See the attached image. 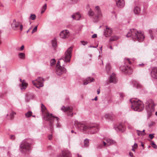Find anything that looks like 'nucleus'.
Returning a JSON list of instances; mask_svg holds the SVG:
<instances>
[{
    "label": "nucleus",
    "instance_id": "20e7f679",
    "mask_svg": "<svg viewBox=\"0 0 157 157\" xmlns=\"http://www.w3.org/2000/svg\"><path fill=\"white\" fill-rule=\"evenodd\" d=\"M130 101L132 103L131 108L134 111L140 112L144 109V105L141 101L136 99H131Z\"/></svg>",
    "mask_w": 157,
    "mask_h": 157
},
{
    "label": "nucleus",
    "instance_id": "680f3d73",
    "mask_svg": "<svg viewBox=\"0 0 157 157\" xmlns=\"http://www.w3.org/2000/svg\"><path fill=\"white\" fill-rule=\"evenodd\" d=\"M98 98H97V97H96L94 99H93V100H95V101H96L97 100Z\"/></svg>",
    "mask_w": 157,
    "mask_h": 157
},
{
    "label": "nucleus",
    "instance_id": "bb28decb",
    "mask_svg": "<svg viewBox=\"0 0 157 157\" xmlns=\"http://www.w3.org/2000/svg\"><path fill=\"white\" fill-rule=\"evenodd\" d=\"M140 10V8L137 6L135 7L134 9V12L135 14H138Z\"/></svg>",
    "mask_w": 157,
    "mask_h": 157
},
{
    "label": "nucleus",
    "instance_id": "473e14b6",
    "mask_svg": "<svg viewBox=\"0 0 157 157\" xmlns=\"http://www.w3.org/2000/svg\"><path fill=\"white\" fill-rule=\"evenodd\" d=\"M16 113L15 112L12 111V113L10 114V119L12 120L14 118V115L16 114Z\"/></svg>",
    "mask_w": 157,
    "mask_h": 157
},
{
    "label": "nucleus",
    "instance_id": "09e8293b",
    "mask_svg": "<svg viewBox=\"0 0 157 157\" xmlns=\"http://www.w3.org/2000/svg\"><path fill=\"white\" fill-rule=\"evenodd\" d=\"M138 147V145L136 143H135L134 145L132 146V147H134V148H136Z\"/></svg>",
    "mask_w": 157,
    "mask_h": 157
},
{
    "label": "nucleus",
    "instance_id": "69168bd1",
    "mask_svg": "<svg viewBox=\"0 0 157 157\" xmlns=\"http://www.w3.org/2000/svg\"><path fill=\"white\" fill-rule=\"evenodd\" d=\"M135 148H134V147H132V150L133 151H135Z\"/></svg>",
    "mask_w": 157,
    "mask_h": 157
},
{
    "label": "nucleus",
    "instance_id": "9d476101",
    "mask_svg": "<svg viewBox=\"0 0 157 157\" xmlns=\"http://www.w3.org/2000/svg\"><path fill=\"white\" fill-rule=\"evenodd\" d=\"M44 79L43 78L39 77L36 80L33 81L32 82L33 85L36 86L37 88H40V87L43 86V82Z\"/></svg>",
    "mask_w": 157,
    "mask_h": 157
},
{
    "label": "nucleus",
    "instance_id": "7ed1b4c3",
    "mask_svg": "<svg viewBox=\"0 0 157 157\" xmlns=\"http://www.w3.org/2000/svg\"><path fill=\"white\" fill-rule=\"evenodd\" d=\"M41 109L42 114H43V118L46 121H49L50 125H52L53 123V119L55 116H53L52 114L49 113L47 111L46 108L43 104H41Z\"/></svg>",
    "mask_w": 157,
    "mask_h": 157
},
{
    "label": "nucleus",
    "instance_id": "49530a36",
    "mask_svg": "<svg viewBox=\"0 0 157 157\" xmlns=\"http://www.w3.org/2000/svg\"><path fill=\"white\" fill-rule=\"evenodd\" d=\"M155 124V122L152 121L149 124V126L150 127H151L153 125Z\"/></svg>",
    "mask_w": 157,
    "mask_h": 157
},
{
    "label": "nucleus",
    "instance_id": "c756f323",
    "mask_svg": "<svg viewBox=\"0 0 157 157\" xmlns=\"http://www.w3.org/2000/svg\"><path fill=\"white\" fill-rule=\"evenodd\" d=\"M84 145L86 147H87L89 145V140L86 139L84 141Z\"/></svg>",
    "mask_w": 157,
    "mask_h": 157
},
{
    "label": "nucleus",
    "instance_id": "13d9d810",
    "mask_svg": "<svg viewBox=\"0 0 157 157\" xmlns=\"http://www.w3.org/2000/svg\"><path fill=\"white\" fill-rule=\"evenodd\" d=\"M120 96L121 98H123L124 96V94L123 93H120Z\"/></svg>",
    "mask_w": 157,
    "mask_h": 157
},
{
    "label": "nucleus",
    "instance_id": "aec40b11",
    "mask_svg": "<svg viewBox=\"0 0 157 157\" xmlns=\"http://www.w3.org/2000/svg\"><path fill=\"white\" fill-rule=\"evenodd\" d=\"M20 80L21 82V86L22 87L21 88V89H25L27 87L28 84L25 82V80H22L21 79H20Z\"/></svg>",
    "mask_w": 157,
    "mask_h": 157
},
{
    "label": "nucleus",
    "instance_id": "338daca9",
    "mask_svg": "<svg viewBox=\"0 0 157 157\" xmlns=\"http://www.w3.org/2000/svg\"><path fill=\"white\" fill-rule=\"evenodd\" d=\"M109 48H110V49H112V50L113 49V47H112V46H109Z\"/></svg>",
    "mask_w": 157,
    "mask_h": 157
},
{
    "label": "nucleus",
    "instance_id": "b1692460",
    "mask_svg": "<svg viewBox=\"0 0 157 157\" xmlns=\"http://www.w3.org/2000/svg\"><path fill=\"white\" fill-rule=\"evenodd\" d=\"M157 29H150L148 30L149 33L150 34L151 37L152 39H153L154 37L152 35L153 33H155L156 32Z\"/></svg>",
    "mask_w": 157,
    "mask_h": 157
},
{
    "label": "nucleus",
    "instance_id": "6e6d98bb",
    "mask_svg": "<svg viewBox=\"0 0 157 157\" xmlns=\"http://www.w3.org/2000/svg\"><path fill=\"white\" fill-rule=\"evenodd\" d=\"M102 16V14H101V15H99L98 14V15H95V17H96L97 18V19H98L99 17L100 16ZM97 20H98V19H97Z\"/></svg>",
    "mask_w": 157,
    "mask_h": 157
},
{
    "label": "nucleus",
    "instance_id": "6ab92c4d",
    "mask_svg": "<svg viewBox=\"0 0 157 157\" xmlns=\"http://www.w3.org/2000/svg\"><path fill=\"white\" fill-rule=\"evenodd\" d=\"M112 30L111 29L107 27L106 29L105 32V34L106 37L109 36L112 33Z\"/></svg>",
    "mask_w": 157,
    "mask_h": 157
},
{
    "label": "nucleus",
    "instance_id": "f8f14e48",
    "mask_svg": "<svg viewBox=\"0 0 157 157\" xmlns=\"http://www.w3.org/2000/svg\"><path fill=\"white\" fill-rule=\"evenodd\" d=\"M59 35L61 38L64 39L70 36V33L68 30H65L62 31Z\"/></svg>",
    "mask_w": 157,
    "mask_h": 157
},
{
    "label": "nucleus",
    "instance_id": "0e129e2a",
    "mask_svg": "<svg viewBox=\"0 0 157 157\" xmlns=\"http://www.w3.org/2000/svg\"><path fill=\"white\" fill-rule=\"evenodd\" d=\"M45 11V10H42L41 12V13H44Z\"/></svg>",
    "mask_w": 157,
    "mask_h": 157
},
{
    "label": "nucleus",
    "instance_id": "4d7b16f0",
    "mask_svg": "<svg viewBox=\"0 0 157 157\" xmlns=\"http://www.w3.org/2000/svg\"><path fill=\"white\" fill-rule=\"evenodd\" d=\"M24 47L23 45H22L20 48V50L21 51H22L24 49Z\"/></svg>",
    "mask_w": 157,
    "mask_h": 157
},
{
    "label": "nucleus",
    "instance_id": "a18cd8bd",
    "mask_svg": "<svg viewBox=\"0 0 157 157\" xmlns=\"http://www.w3.org/2000/svg\"><path fill=\"white\" fill-rule=\"evenodd\" d=\"M47 8V4H45L44 5L42 8V10H45Z\"/></svg>",
    "mask_w": 157,
    "mask_h": 157
},
{
    "label": "nucleus",
    "instance_id": "bf43d9fd",
    "mask_svg": "<svg viewBox=\"0 0 157 157\" xmlns=\"http://www.w3.org/2000/svg\"><path fill=\"white\" fill-rule=\"evenodd\" d=\"M129 155L131 157H133V154L132 152H130L129 153Z\"/></svg>",
    "mask_w": 157,
    "mask_h": 157
},
{
    "label": "nucleus",
    "instance_id": "c9c22d12",
    "mask_svg": "<svg viewBox=\"0 0 157 157\" xmlns=\"http://www.w3.org/2000/svg\"><path fill=\"white\" fill-rule=\"evenodd\" d=\"M88 14L89 16H92L94 15V13L91 9H90L88 12Z\"/></svg>",
    "mask_w": 157,
    "mask_h": 157
},
{
    "label": "nucleus",
    "instance_id": "a211bd4d",
    "mask_svg": "<svg viewBox=\"0 0 157 157\" xmlns=\"http://www.w3.org/2000/svg\"><path fill=\"white\" fill-rule=\"evenodd\" d=\"M94 79L93 78L91 77H88L83 82V85H86L90 82H94Z\"/></svg>",
    "mask_w": 157,
    "mask_h": 157
},
{
    "label": "nucleus",
    "instance_id": "5701e85b",
    "mask_svg": "<svg viewBox=\"0 0 157 157\" xmlns=\"http://www.w3.org/2000/svg\"><path fill=\"white\" fill-rule=\"evenodd\" d=\"M72 17L76 20H78L81 17V16L79 13H77L75 14H74L72 16Z\"/></svg>",
    "mask_w": 157,
    "mask_h": 157
},
{
    "label": "nucleus",
    "instance_id": "e2e57ef3",
    "mask_svg": "<svg viewBox=\"0 0 157 157\" xmlns=\"http://www.w3.org/2000/svg\"><path fill=\"white\" fill-rule=\"evenodd\" d=\"M51 147H51V146H50H50H48V149H51Z\"/></svg>",
    "mask_w": 157,
    "mask_h": 157
},
{
    "label": "nucleus",
    "instance_id": "a19ab883",
    "mask_svg": "<svg viewBox=\"0 0 157 157\" xmlns=\"http://www.w3.org/2000/svg\"><path fill=\"white\" fill-rule=\"evenodd\" d=\"M152 146L155 148H157V146L153 142L152 143Z\"/></svg>",
    "mask_w": 157,
    "mask_h": 157
},
{
    "label": "nucleus",
    "instance_id": "4468645a",
    "mask_svg": "<svg viewBox=\"0 0 157 157\" xmlns=\"http://www.w3.org/2000/svg\"><path fill=\"white\" fill-rule=\"evenodd\" d=\"M151 77L155 79H157V67H153L150 72Z\"/></svg>",
    "mask_w": 157,
    "mask_h": 157
},
{
    "label": "nucleus",
    "instance_id": "052dcab7",
    "mask_svg": "<svg viewBox=\"0 0 157 157\" xmlns=\"http://www.w3.org/2000/svg\"><path fill=\"white\" fill-rule=\"evenodd\" d=\"M97 92L98 94H99L100 93V89H98L97 90Z\"/></svg>",
    "mask_w": 157,
    "mask_h": 157
},
{
    "label": "nucleus",
    "instance_id": "1a4fd4ad",
    "mask_svg": "<svg viewBox=\"0 0 157 157\" xmlns=\"http://www.w3.org/2000/svg\"><path fill=\"white\" fill-rule=\"evenodd\" d=\"M12 28L14 30H17L20 29L21 32L23 29L22 24L19 21H16V20L14 19L11 24Z\"/></svg>",
    "mask_w": 157,
    "mask_h": 157
},
{
    "label": "nucleus",
    "instance_id": "774afa93",
    "mask_svg": "<svg viewBox=\"0 0 157 157\" xmlns=\"http://www.w3.org/2000/svg\"><path fill=\"white\" fill-rule=\"evenodd\" d=\"M26 100L27 101H29V100L28 99V97L26 98Z\"/></svg>",
    "mask_w": 157,
    "mask_h": 157
},
{
    "label": "nucleus",
    "instance_id": "ddd939ff",
    "mask_svg": "<svg viewBox=\"0 0 157 157\" xmlns=\"http://www.w3.org/2000/svg\"><path fill=\"white\" fill-rule=\"evenodd\" d=\"M66 71V69L64 67L60 66L57 68L56 73L57 75H60L65 73Z\"/></svg>",
    "mask_w": 157,
    "mask_h": 157
},
{
    "label": "nucleus",
    "instance_id": "f3484780",
    "mask_svg": "<svg viewBox=\"0 0 157 157\" xmlns=\"http://www.w3.org/2000/svg\"><path fill=\"white\" fill-rule=\"evenodd\" d=\"M117 6L119 8L123 7L125 5L124 0H116Z\"/></svg>",
    "mask_w": 157,
    "mask_h": 157
},
{
    "label": "nucleus",
    "instance_id": "423d86ee",
    "mask_svg": "<svg viewBox=\"0 0 157 157\" xmlns=\"http://www.w3.org/2000/svg\"><path fill=\"white\" fill-rule=\"evenodd\" d=\"M128 63L131 64L132 63L131 61L128 59H124V65L120 66V70L122 72H123L125 74H130L132 73V70L130 67L127 66L126 63Z\"/></svg>",
    "mask_w": 157,
    "mask_h": 157
},
{
    "label": "nucleus",
    "instance_id": "58836bf2",
    "mask_svg": "<svg viewBox=\"0 0 157 157\" xmlns=\"http://www.w3.org/2000/svg\"><path fill=\"white\" fill-rule=\"evenodd\" d=\"M145 64L144 63H142L141 64H139L137 65V66L139 67H143L145 66Z\"/></svg>",
    "mask_w": 157,
    "mask_h": 157
},
{
    "label": "nucleus",
    "instance_id": "9b49d317",
    "mask_svg": "<svg viewBox=\"0 0 157 157\" xmlns=\"http://www.w3.org/2000/svg\"><path fill=\"white\" fill-rule=\"evenodd\" d=\"M61 109L64 112H67V115L71 116H73V113H72V108L68 106L65 107L63 106L62 107Z\"/></svg>",
    "mask_w": 157,
    "mask_h": 157
},
{
    "label": "nucleus",
    "instance_id": "de8ad7c7",
    "mask_svg": "<svg viewBox=\"0 0 157 157\" xmlns=\"http://www.w3.org/2000/svg\"><path fill=\"white\" fill-rule=\"evenodd\" d=\"M60 62L58 61L56 65V68L58 67H59L61 66H60Z\"/></svg>",
    "mask_w": 157,
    "mask_h": 157
},
{
    "label": "nucleus",
    "instance_id": "4be33fe9",
    "mask_svg": "<svg viewBox=\"0 0 157 157\" xmlns=\"http://www.w3.org/2000/svg\"><path fill=\"white\" fill-rule=\"evenodd\" d=\"M54 117V119H53V123L52 124V125H50V129H52V125H53V122H54V120L55 118H56V120H57V127H60V124L58 122V121H59V119L57 117Z\"/></svg>",
    "mask_w": 157,
    "mask_h": 157
},
{
    "label": "nucleus",
    "instance_id": "cd10ccee",
    "mask_svg": "<svg viewBox=\"0 0 157 157\" xmlns=\"http://www.w3.org/2000/svg\"><path fill=\"white\" fill-rule=\"evenodd\" d=\"M18 56L20 59H23L25 58V53H20L18 54Z\"/></svg>",
    "mask_w": 157,
    "mask_h": 157
},
{
    "label": "nucleus",
    "instance_id": "603ef678",
    "mask_svg": "<svg viewBox=\"0 0 157 157\" xmlns=\"http://www.w3.org/2000/svg\"><path fill=\"white\" fill-rule=\"evenodd\" d=\"M102 143H103V145L104 146V147H105V146H107V142H105V141H102Z\"/></svg>",
    "mask_w": 157,
    "mask_h": 157
},
{
    "label": "nucleus",
    "instance_id": "2eb2a0df",
    "mask_svg": "<svg viewBox=\"0 0 157 157\" xmlns=\"http://www.w3.org/2000/svg\"><path fill=\"white\" fill-rule=\"evenodd\" d=\"M58 157H71V155L69 151H62L61 154Z\"/></svg>",
    "mask_w": 157,
    "mask_h": 157
},
{
    "label": "nucleus",
    "instance_id": "8fccbe9b",
    "mask_svg": "<svg viewBox=\"0 0 157 157\" xmlns=\"http://www.w3.org/2000/svg\"><path fill=\"white\" fill-rule=\"evenodd\" d=\"M137 132H140L138 133L137 134L138 136H140V135H144L145 134V133L144 134L141 132H140V131L139 130H137Z\"/></svg>",
    "mask_w": 157,
    "mask_h": 157
},
{
    "label": "nucleus",
    "instance_id": "e433bc0d",
    "mask_svg": "<svg viewBox=\"0 0 157 157\" xmlns=\"http://www.w3.org/2000/svg\"><path fill=\"white\" fill-rule=\"evenodd\" d=\"M56 61L55 59H52L50 61L51 65L52 66V65H54L56 63Z\"/></svg>",
    "mask_w": 157,
    "mask_h": 157
},
{
    "label": "nucleus",
    "instance_id": "dca6fc26",
    "mask_svg": "<svg viewBox=\"0 0 157 157\" xmlns=\"http://www.w3.org/2000/svg\"><path fill=\"white\" fill-rule=\"evenodd\" d=\"M117 80L116 78L115 74L113 73L110 75L109 78V82L110 83L113 82L116 83L117 82Z\"/></svg>",
    "mask_w": 157,
    "mask_h": 157
},
{
    "label": "nucleus",
    "instance_id": "f03ea898",
    "mask_svg": "<svg viewBox=\"0 0 157 157\" xmlns=\"http://www.w3.org/2000/svg\"><path fill=\"white\" fill-rule=\"evenodd\" d=\"M127 37H131L135 40H137L138 41L141 42L144 40V36L141 32H139L135 29H130L129 31L126 35Z\"/></svg>",
    "mask_w": 157,
    "mask_h": 157
},
{
    "label": "nucleus",
    "instance_id": "39448f33",
    "mask_svg": "<svg viewBox=\"0 0 157 157\" xmlns=\"http://www.w3.org/2000/svg\"><path fill=\"white\" fill-rule=\"evenodd\" d=\"M155 105L152 100L149 99L146 101V109L147 113V119H149L150 117L151 116L152 113L154 112L155 110Z\"/></svg>",
    "mask_w": 157,
    "mask_h": 157
},
{
    "label": "nucleus",
    "instance_id": "3c124183",
    "mask_svg": "<svg viewBox=\"0 0 157 157\" xmlns=\"http://www.w3.org/2000/svg\"><path fill=\"white\" fill-rule=\"evenodd\" d=\"M149 137L151 139H152L154 137L153 134H150L149 135Z\"/></svg>",
    "mask_w": 157,
    "mask_h": 157
},
{
    "label": "nucleus",
    "instance_id": "f257e3e1",
    "mask_svg": "<svg viewBox=\"0 0 157 157\" xmlns=\"http://www.w3.org/2000/svg\"><path fill=\"white\" fill-rule=\"evenodd\" d=\"M74 124L75 126L79 130L84 132L88 130L90 134H94L97 132L99 130L98 127L96 125H87L85 123L80 122L77 121H75Z\"/></svg>",
    "mask_w": 157,
    "mask_h": 157
},
{
    "label": "nucleus",
    "instance_id": "412c9836",
    "mask_svg": "<svg viewBox=\"0 0 157 157\" xmlns=\"http://www.w3.org/2000/svg\"><path fill=\"white\" fill-rule=\"evenodd\" d=\"M105 140L106 141L108 146L113 144L114 142V140L109 138L105 139Z\"/></svg>",
    "mask_w": 157,
    "mask_h": 157
},
{
    "label": "nucleus",
    "instance_id": "6e6552de",
    "mask_svg": "<svg viewBox=\"0 0 157 157\" xmlns=\"http://www.w3.org/2000/svg\"><path fill=\"white\" fill-rule=\"evenodd\" d=\"M20 147V151L21 152L24 153L30 149V145L29 143L25 141L21 143Z\"/></svg>",
    "mask_w": 157,
    "mask_h": 157
},
{
    "label": "nucleus",
    "instance_id": "79ce46f5",
    "mask_svg": "<svg viewBox=\"0 0 157 157\" xmlns=\"http://www.w3.org/2000/svg\"><path fill=\"white\" fill-rule=\"evenodd\" d=\"M81 42L82 44L83 45H85L88 44L87 42H86L84 41H81Z\"/></svg>",
    "mask_w": 157,
    "mask_h": 157
},
{
    "label": "nucleus",
    "instance_id": "f704fd0d",
    "mask_svg": "<svg viewBox=\"0 0 157 157\" xmlns=\"http://www.w3.org/2000/svg\"><path fill=\"white\" fill-rule=\"evenodd\" d=\"M106 71L108 72V73L109 72L110 70V68H111V66H110V65L109 64H107L106 65Z\"/></svg>",
    "mask_w": 157,
    "mask_h": 157
},
{
    "label": "nucleus",
    "instance_id": "c03bdc74",
    "mask_svg": "<svg viewBox=\"0 0 157 157\" xmlns=\"http://www.w3.org/2000/svg\"><path fill=\"white\" fill-rule=\"evenodd\" d=\"M48 139L49 140H52V134H51V135H49L48 136Z\"/></svg>",
    "mask_w": 157,
    "mask_h": 157
},
{
    "label": "nucleus",
    "instance_id": "c85d7f7f",
    "mask_svg": "<svg viewBox=\"0 0 157 157\" xmlns=\"http://www.w3.org/2000/svg\"><path fill=\"white\" fill-rule=\"evenodd\" d=\"M33 113L31 111H29L25 114V116L26 118H29L32 116Z\"/></svg>",
    "mask_w": 157,
    "mask_h": 157
},
{
    "label": "nucleus",
    "instance_id": "4c0bfd02",
    "mask_svg": "<svg viewBox=\"0 0 157 157\" xmlns=\"http://www.w3.org/2000/svg\"><path fill=\"white\" fill-rule=\"evenodd\" d=\"M97 147L98 148H102L104 147V146L102 144H98Z\"/></svg>",
    "mask_w": 157,
    "mask_h": 157
},
{
    "label": "nucleus",
    "instance_id": "5fc2aeb1",
    "mask_svg": "<svg viewBox=\"0 0 157 157\" xmlns=\"http://www.w3.org/2000/svg\"><path fill=\"white\" fill-rule=\"evenodd\" d=\"M11 139L13 140L15 139L14 136L13 135H11L10 136Z\"/></svg>",
    "mask_w": 157,
    "mask_h": 157
},
{
    "label": "nucleus",
    "instance_id": "ea45409f",
    "mask_svg": "<svg viewBox=\"0 0 157 157\" xmlns=\"http://www.w3.org/2000/svg\"><path fill=\"white\" fill-rule=\"evenodd\" d=\"M37 26H36L33 29V30L32 32V33L33 34V33L36 32L37 31Z\"/></svg>",
    "mask_w": 157,
    "mask_h": 157
},
{
    "label": "nucleus",
    "instance_id": "864d4df0",
    "mask_svg": "<svg viewBox=\"0 0 157 157\" xmlns=\"http://www.w3.org/2000/svg\"><path fill=\"white\" fill-rule=\"evenodd\" d=\"M97 37V35L96 34H94L92 36V38H95Z\"/></svg>",
    "mask_w": 157,
    "mask_h": 157
},
{
    "label": "nucleus",
    "instance_id": "a878e982",
    "mask_svg": "<svg viewBox=\"0 0 157 157\" xmlns=\"http://www.w3.org/2000/svg\"><path fill=\"white\" fill-rule=\"evenodd\" d=\"M115 128L117 131H121L122 132L123 131V126L121 124H120L118 126H117Z\"/></svg>",
    "mask_w": 157,
    "mask_h": 157
},
{
    "label": "nucleus",
    "instance_id": "72a5a7b5",
    "mask_svg": "<svg viewBox=\"0 0 157 157\" xmlns=\"http://www.w3.org/2000/svg\"><path fill=\"white\" fill-rule=\"evenodd\" d=\"M36 18V16L35 14H31L29 17V19L33 20H35Z\"/></svg>",
    "mask_w": 157,
    "mask_h": 157
},
{
    "label": "nucleus",
    "instance_id": "393cba45",
    "mask_svg": "<svg viewBox=\"0 0 157 157\" xmlns=\"http://www.w3.org/2000/svg\"><path fill=\"white\" fill-rule=\"evenodd\" d=\"M52 47L55 50L57 47V42L56 38H55L54 39L52 40Z\"/></svg>",
    "mask_w": 157,
    "mask_h": 157
},
{
    "label": "nucleus",
    "instance_id": "37998d69",
    "mask_svg": "<svg viewBox=\"0 0 157 157\" xmlns=\"http://www.w3.org/2000/svg\"><path fill=\"white\" fill-rule=\"evenodd\" d=\"M105 117L106 118L111 119V116L110 114H106L105 116Z\"/></svg>",
    "mask_w": 157,
    "mask_h": 157
},
{
    "label": "nucleus",
    "instance_id": "2f4dec72",
    "mask_svg": "<svg viewBox=\"0 0 157 157\" xmlns=\"http://www.w3.org/2000/svg\"><path fill=\"white\" fill-rule=\"evenodd\" d=\"M95 8L97 10V13H98V14L101 15V10L99 6H97L95 7Z\"/></svg>",
    "mask_w": 157,
    "mask_h": 157
},
{
    "label": "nucleus",
    "instance_id": "0eeeda50",
    "mask_svg": "<svg viewBox=\"0 0 157 157\" xmlns=\"http://www.w3.org/2000/svg\"><path fill=\"white\" fill-rule=\"evenodd\" d=\"M73 48L72 47H69L65 53V56L60 59L63 60L65 63L70 62L71 57V53Z\"/></svg>",
    "mask_w": 157,
    "mask_h": 157
},
{
    "label": "nucleus",
    "instance_id": "7c9ffc66",
    "mask_svg": "<svg viewBox=\"0 0 157 157\" xmlns=\"http://www.w3.org/2000/svg\"><path fill=\"white\" fill-rule=\"evenodd\" d=\"M118 39V36H112L109 39L110 41H113L117 40Z\"/></svg>",
    "mask_w": 157,
    "mask_h": 157
}]
</instances>
